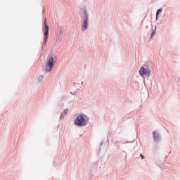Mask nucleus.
<instances>
[{
	"label": "nucleus",
	"mask_w": 180,
	"mask_h": 180,
	"mask_svg": "<svg viewBox=\"0 0 180 180\" xmlns=\"http://www.w3.org/2000/svg\"><path fill=\"white\" fill-rule=\"evenodd\" d=\"M82 18L84 19V22L82 24V30L84 32L88 29V13H86V9L84 8L82 11L80 12Z\"/></svg>",
	"instance_id": "nucleus-1"
},
{
	"label": "nucleus",
	"mask_w": 180,
	"mask_h": 180,
	"mask_svg": "<svg viewBox=\"0 0 180 180\" xmlns=\"http://www.w3.org/2000/svg\"><path fill=\"white\" fill-rule=\"evenodd\" d=\"M53 67H54V58H53V56H51L46 63V66H45L46 72H50Z\"/></svg>",
	"instance_id": "nucleus-2"
},
{
	"label": "nucleus",
	"mask_w": 180,
	"mask_h": 180,
	"mask_svg": "<svg viewBox=\"0 0 180 180\" xmlns=\"http://www.w3.org/2000/svg\"><path fill=\"white\" fill-rule=\"evenodd\" d=\"M75 124L77 126H85V118H84V115H80L77 117Z\"/></svg>",
	"instance_id": "nucleus-3"
},
{
	"label": "nucleus",
	"mask_w": 180,
	"mask_h": 180,
	"mask_svg": "<svg viewBox=\"0 0 180 180\" xmlns=\"http://www.w3.org/2000/svg\"><path fill=\"white\" fill-rule=\"evenodd\" d=\"M44 43L46 44L47 43V40H49V25H47V20L46 19L44 21Z\"/></svg>",
	"instance_id": "nucleus-4"
},
{
	"label": "nucleus",
	"mask_w": 180,
	"mask_h": 180,
	"mask_svg": "<svg viewBox=\"0 0 180 180\" xmlns=\"http://www.w3.org/2000/svg\"><path fill=\"white\" fill-rule=\"evenodd\" d=\"M139 74L141 77H143V78H146V77L148 78V77H150V71L146 70L144 68L140 69Z\"/></svg>",
	"instance_id": "nucleus-5"
},
{
	"label": "nucleus",
	"mask_w": 180,
	"mask_h": 180,
	"mask_svg": "<svg viewBox=\"0 0 180 180\" xmlns=\"http://www.w3.org/2000/svg\"><path fill=\"white\" fill-rule=\"evenodd\" d=\"M162 12V9L160 8L159 10H158L157 13H156V19L158 18V15H160V13H161Z\"/></svg>",
	"instance_id": "nucleus-6"
},
{
	"label": "nucleus",
	"mask_w": 180,
	"mask_h": 180,
	"mask_svg": "<svg viewBox=\"0 0 180 180\" xmlns=\"http://www.w3.org/2000/svg\"><path fill=\"white\" fill-rule=\"evenodd\" d=\"M153 136H154L155 141H157V140L158 139V134H157V133H155V132H153Z\"/></svg>",
	"instance_id": "nucleus-7"
},
{
	"label": "nucleus",
	"mask_w": 180,
	"mask_h": 180,
	"mask_svg": "<svg viewBox=\"0 0 180 180\" xmlns=\"http://www.w3.org/2000/svg\"><path fill=\"white\" fill-rule=\"evenodd\" d=\"M154 36H155V31L153 32L152 34H150L151 39H153V37H154Z\"/></svg>",
	"instance_id": "nucleus-8"
},
{
	"label": "nucleus",
	"mask_w": 180,
	"mask_h": 180,
	"mask_svg": "<svg viewBox=\"0 0 180 180\" xmlns=\"http://www.w3.org/2000/svg\"><path fill=\"white\" fill-rule=\"evenodd\" d=\"M38 79H39V81H41V79H43V76H40V77L38 78Z\"/></svg>",
	"instance_id": "nucleus-9"
},
{
	"label": "nucleus",
	"mask_w": 180,
	"mask_h": 180,
	"mask_svg": "<svg viewBox=\"0 0 180 180\" xmlns=\"http://www.w3.org/2000/svg\"><path fill=\"white\" fill-rule=\"evenodd\" d=\"M68 112V110H65L64 114H65V115H67Z\"/></svg>",
	"instance_id": "nucleus-10"
},
{
	"label": "nucleus",
	"mask_w": 180,
	"mask_h": 180,
	"mask_svg": "<svg viewBox=\"0 0 180 180\" xmlns=\"http://www.w3.org/2000/svg\"><path fill=\"white\" fill-rule=\"evenodd\" d=\"M140 155L142 158V160H144V155H143V154H141Z\"/></svg>",
	"instance_id": "nucleus-11"
}]
</instances>
